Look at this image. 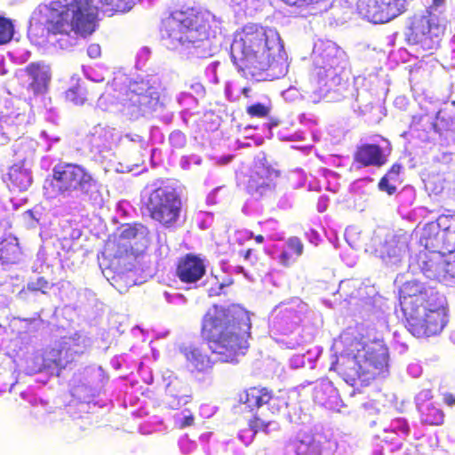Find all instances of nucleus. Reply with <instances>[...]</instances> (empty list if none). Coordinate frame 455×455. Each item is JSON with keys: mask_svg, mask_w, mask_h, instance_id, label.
I'll use <instances>...</instances> for the list:
<instances>
[{"mask_svg": "<svg viewBox=\"0 0 455 455\" xmlns=\"http://www.w3.org/2000/svg\"><path fill=\"white\" fill-rule=\"evenodd\" d=\"M136 0H57L39 4L29 20V33L44 36H60L56 44L68 50L76 45L79 36H86L96 29V18L100 10L108 16L132 10Z\"/></svg>", "mask_w": 455, "mask_h": 455, "instance_id": "obj_1", "label": "nucleus"}, {"mask_svg": "<svg viewBox=\"0 0 455 455\" xmlns=\"http://www.w3.org/2000/svg\"><path fill=\"white\" fill-rule=\"evenodd\" d=\"M170 99L158 74L130 76L121 70L114 72L111 84L98 99L103 111L120 113L131 120L157 113L166 124L172 123L173 112L168 109Z\"/></svg>", "mask_w": 455, "mask_h": 455, "instance_id": "obj_2", "label": "nucleus"}, {"mask_svg": "<svg viewBox=\"0 0 455 455\" xmlns=\"http://www.w3.org/2000/svg\"><path fill=\"white\" fill-rule=\"evenodd\" d=\"M230 55L243 76L257 81L279 79L288 72V56L275 28L258 24L244 26L235 34Z\"/></svg>", "mask_w": 455, "mask_h": 455, "instance_id": "obj_3", "label": "nucleus"}, {"mask_svg": "<svg viewBox=\"0 0 455 455\" xmlns=\"http://www.w3.org/2000/svg\"><path fill=\"white\" fill-rule=\"evenodd\" d=\"M223 20L209 11L176 10L162 21L161 42L188 57L212 56L221 44Z\"/></svg>", "mask_w": 455, "mask_h": 455, "instance_id": "obj_4", "label": "nucleus"}, {"mask_svg": "<svg viewBox=\"0 0 455 455\" xmlns=\"http://www.w3.org/2000/svg\"><path fill=\"white\" fill-rule=\"evenodd\" d=\"M312 69L308 82L300 90L290 86L282 92L284 100L302 98L312 103L322 100L339 101L346 97L347 76L344 52L332 41L318 40L312 52Z\"/></svg>", "mask_w": 455, "mask_h": 455, "instance_id": "obj_5", "label": "nucleus"}, {"mask_svg": "<svg viewBox=\"0 0 455 455\" xmlns=\"http://www.w3.org/2000/svg\"><path fill=\"white\" fill-rule=\"evenodd\" d=\"M250 330L249 315L241 309L215 306L203 319L202 331L208 347L223 363H236L245 355Z\"/></svg>", "mask_w": 455, "mask_h": 455, "instance_id": "obj_6", "label": "nucleus"}, {"mask_svg": "<svg viewBox=\"0 0 455 455\" xmlns=\"http://www.w3.org/2000/svg\"><path fill=\"white\" fill-rule=\"evenodd\" d=\"M399 302L405 326L417 338L436 335L447 323L444 297L417 279L400 287Z\"/></svg>", "mask_w": 455, "mask_h": 455, "instance_id": "obj_7", "label": "nucleus"}, {"mask_svg": "<svg viewBox=\"0 0 455 455\" xmlns=\"http://www.w3.org/2000/svg\"><path fill=\"white\" fill-rule=\"evenodd\" d=\"M341 344L344 348L331 363V370L336 371L347 384L367 385L387 367L388 350L382 340L364 344L350 339L348 334L344 333L334 347L338 348Z\"/></svg>", "mask_w": 455, "mask_h": 455, "instance_id": "obj_8", "label": "nucleus"}, {"mask_svg": "<svg viewBox=\"0 0 455 455\" xmlns=\"http://www.w3.org/2000/svg\"><path fill=\"white\" fill-rule=\"evenodd\" d=\"M301 323L310 324L316 330L322 326L323 319L320 313L310 310L307 303L299 298H293L281 302L273 309L269 318L270 333L285 336L278 342L286 348L294 349L304 343L310 342L314 337V332L291 336Z\"/></svg>", "mask_w": 455, "mask_h": 455, "instance_id": "obj_9", "label": "nucleus"}, {"mask_svg": "<svg viewBox=\"0 0 455 455\" xmlns=\"http://www.w3.org/2000/svg\"><path fill=\"white\" fill-rule=\"evenodd\" d=\"M239 400L250 411H255L253 419L249 420V427L239 433V440L244 445L250 444L259 431L269 434L279 429L273 417L287 406L285 398L272 395L266 387H254L240 394Z\"/></svg>", "mask_w": 455, "mask_h": 455, "instance_id": "obj_10", "label": "nucleus"}, {"mask_svg": "<svg viewBox=\"0 0 455 455\" xmlns=\"http://www.w3.org/2000/svg\"><path fill=\"white\" fill-rule=\"evenodd\" d=\"M52 188L64 196L79 192L92 204L101 205L103 197L100 184L84 167L79 164L60 163L52 169Z\"/></svg>", "mask_w": 455, "mask_h": 455, "instance_id": "obj_11", "label": "nucleus"}, {"mask_svg": "<svg viewBox=\"0 0 455 455\" xmlns=\"http://www.w3.org/2000/svg\"><path fill=\"white\" fill-rule=\"evenodd\" d=\"M92 344V338L83 331L64 336L54 344V347L46 349L42 357L37 358L40 363L31 369L29 373L46 371L51 375L59 376L68 363L87 353Z\"/></svg>", "mask_w": 455, "mask_h": 455, "instance_id": "obj_12", "label": "nucleus"}, {"mask_svg": "<svg viewBox=\"0 0 455 455\" xmlns=\"http://www.w3.org/2000/svg\"><path fill=\"white\" fill-rule=\"evenodd\" d=\"M421 241L424 243L423 251H420L418 259L420 265H428V260L434 253L455 252V215H441L435 222L427 223L421 231Z\"/></svg>", "mask_w": 455, "mask_h": 455, "instance_id": "obj_13", "label": "nucleus"}, {"mask_svg": "<svg viewBox=\"0 0 455 455\" xmlns=\"http://www.w3.org/2000/svg\"><path fill=\"white\" fill-rule=\"evenodd\" d=\"M146 206L151 218L166 228L176 227L181 222V198L172 186H161L152 190Z\"/></svg>", "mask_w": 455, "mask_h": 455, "instance_id": "obj_14", "label": "nucleus"}, {"mask_svg": "<svg viewBox=\"0 0 455 455\" xmlns=\"http://www.w3.org/2000/svg\"><path fill=\"white\" fill-rule=\"evenodd\" d=\"M424 243L421 241V232H413L411 234L400 230L392 238L386 241L380 251V257L384 263L389 267H397L403 259L408 256V270L412 275L420 272H413L411 267V257H419L420 251H424Z\"/></svg>", "mask_w": 455, "mask_h": 455, "instance_id": "obj_15", "label": "nucleus"}, {"mask_svg": "<svg viewBox=\"0 0 455 455\" xmlns=\"http://www.w3.org/2000/svg\"><path fill=\"white\" fill-rule=\"evenodd\" d=\"M443 28L436 23L435 16L415 15L406 28L404 36L409 44L431 52L439 46Z\"/></svg>", "mask_w": 455, "mask_h": 455, "instance_id": "obj_16", "label": "nucleus"}, {"mask_svg": "<svg viewBox=\"0 0 455 455\" xmlns=\"http://www.w3.org/2000/svg\"><path fill=\"white\" fill-rule=\"evenodd\" d=\"M278 175V171L271 166L265 154H258L254 158V164L246 185L248 194L255 199L271 195Z\"/></svg>", "mask_w": 455, "mask_h": 455, "instance_id": "obj_17", "label": "nucleus"}, {"mask_svg": "<svg viewBox=\"0 0 455 455\" xmlns=\"http://www.w3.org/2000/svg\"><path fill=\"white\" fill-rule=\"evenodd\" d=\"M87 140L92 151L95 150L99 153L112 150L120 142L124 144L135 143L141 149L148 147V142L140 135L127 133L122 136L116 128L102 124H97L91 129L87 135Z\"/></svg>", "mask_w": 455, "mask_h": 455, "instance_id": "obj_18", "label": "nucleus"}, {"mask_svg": "<svg viewBox=\"0 0 455 455\" xmlns=\"http://www.w3.org/2000/svg\"><path fill=\"white\" fill-rule=\"evenodd\" d=\"M409 0H358L357 12L370 22L386 23L403 13Z\"/></svg>", "mask_w": 455, "mask_h": 455, "instance_id": "obj_19", "label": "nucleus"}, {"mask_svg": "<svg viewBox=\"0 0 455 455\" xmlns=\"http://www.w3.org/2000/svg\"><path fill=\"white\" fill-rule=\"evenodd\" d=\"M427 261L428 265H420L413 259L410 267L413 272H422L427 278L436 280L447 286L455 284V252L443 255L434 253Z\"/></svg>", "mask_w": 455, "mask_h": 455, "instance_id": "obj_20", "label": "nucleus"}, {"mask_svg": "<svg viewBox=\"0 0 455 455\" xmlns=\"http://www.w3.org/2000/svg\"><path fill=\"white\" fill-rule=\"evenodd\" d=\"M339 444L335 440L323 441L308 435H299L290 440L277 455H334Z\"/></svg>", "mask_w": 455, "mask_h": 455, "instance_id": "obj_21", "label": "nucleus"}, {"mask_svg": "<svg viewBox=\"0 0 455 455\" xmlns=\"http://www.w3.org/2000/svg\"><path fill=\"white\" fill-rule=\"evenodd\" d=\"M205 275L204 259L194 254H187L181 258L177 266V275L180 282L188 284V289L196 284Z\"/></svg>", "mask_w": 455, "mask_h": 455, "instance_id": "obj_22", "label": "nucleus"}, {"mask_svg": "<svg viewBox=\"0 0 455 455\" xmlns=\"http://www.w3.org/2000/svg\"><path fill=\"white\" fill-rule=\"evenodd\" d=\"M190 387L178 378H172L165 386L164 403L172 410L188 403L191 400Z\"/></svg>", "mask_w": 455, "mask_h": 455, "instance_id": "obj_23", "label": "nucleus"}, {"mask_svg": "<svg viewBox=\"0 0 455 455\" xmlns=\"http://www.w3.org/2000/svg\"><path fill=\"white\" fill-rule=\"evenodd\" d=\"M313 400L315 403L329 410H335L340 403L338 390L327 379H319L315 383Z\"/></svg>", "mask_w": 455, "mask_h": 455, "instance_id": "obj_24", "label": "nucleus"}, {"mask_svg": "<svg viewBox=\"0 0 455 455\" xmlns=\"http://www.w3.org/2000/svg\"><path fill=\"white\" fill-rule=\"evenodd\" d=\"M26 71L29 78L28 87L36 94L43 93L51 79L50 67L42 62H33L26 68Z\"/></svg>", "mask_w": 455, "mask_h": 455, "instance_id": "obj_25", "label": "nucleus"}, {"mask_svg": "<svg viewBox=\"0 0 455 455\" xmlns=\"http://www.w3.org/2000/svg\"><path fill=\"white\" fill-rule=\"evenodd\" d=\"M355 160L363 166L379 167L386 164L387 156L379 146L364 144L357 148Z\"/></svg>", "mask_w": 455, "mask_h": 455, "instance_id": "obj_26", "label": "nucleus"}, {"mask_svg": "<svg viewBox=\"0 0 455 455\" xmlns=\"http://www.w3.org/2000/svg\"><path fill=\"white\" fill-rule=\"evenodd\" d=\"M148 230L147 227L140 223L126 224L121 228L120 239L126 240L129 244H124L125 247L131 249L135 245L140 249L146 248L148 245Z\"/></svg>", "mask_w": 455, "mask_h": 455, "instance_id": "obj_27", "label": "nucleus"}, {"mask_svg": "<svg viewBox=\"0 0 455 455\" xmlns=\"http://www.w3.org/2000/svg\"><path fill=\"white\" fill-rule=\"evenodd\" d=\"M4 182L11 190L25 191L31 185L32 176L28 169L17 164L10 167Z\"/></svg>", "mask_w": 455, "mask_h": 455, "instance_id": "obj_28", "label": "nucleus"}, {"mask_svg": "<svg viewBox=\"0 0 455 455\" xmlns=\"http://www.w3.org/2000/svg\"><path fill=\"white\" fill-rule=\"evenodd\" d=\"M180 351L187 360L188 366L197 371H204L213 363L209 355L200 347L188 346L182 347Z\"/></svg>", "mask_w": 455, "mask_h": 455, "instance_id": "obj_29", "label": "nucleus"}, {"mask_svg": "<svg viewBox=\"0 0 455 455\" xmlns=\"http://www.w3.org/2000/svg\"><path fill=\"white\" fill-rule=\"evenodd\" d=\"M436 131V124L429 115L414 116L412 117L410 130L404 132V135L410 134L412 137H418L421 140L428 139V133Z\"/></svg>", "mask_w": 455, "mask_h": 455, "instance_id": "obj_30", "label": "nucleus"}, {"mask_svg": "<svg viewBox=\"0 0 455 455\" xmlns=\"http://www.w3.org/2000/svg\"><path fill=\"white\" fill-rule=\"evenodd\" d=\"M354 102L351 107L359 116H364L373 108L374 96L366 88H353L351 92Z\"/></svg>", "mask_w": 455, "mask_h": 455, "instance_id": "obj_31", "label": "nucleus"}, {"mask_svg": "<svg viewBox=\"0 0 455 455\" xmlns=\"http://www.w3.org/2000/svg\"><path fill=\"white\" fill-rule=\"evenodd\" d=\"M303 248V243L299 238L296 236L290 237L278 255L279 262L285 267L292 265L302 255Z\"/></svg>", "mask_w": 455, "mask_h": 455, "instance_id": "obj_32", "label": "nucleus"}, {"mask_svg": "<svg viewBox=\"0 0 455 455\" xmlns=\"http://www.w3.org/2000/svg\"><path fill=\"white\" fill-rule=\"evenodd\" d=\"M20 256V249L15 236L8 235L0 242V261L2 264L16 263Z\"/></svg>", "mask_w": 455, "mask_h": 455, "instance_id": "obj_33", "label": "nucleus"}, {"mask_svg": "<svg viewBox=\"0 0 455 455\" xmlns=\"http://www.w3.org/2000/svg\"><path fill=\"white\" fill-rule=\"evenodd\" d=\"M322 350L318 347L308 349L306 354L294 355L290 359V365L292 369H299L307 365L310 369L315 368V363L318 359Z\"/></svg>", "mask_w": 455, "mask_h": 455, "instance_id": "obj_34", "label": "nucleus"}, {"mask_svg": "<svg viewBox=\"0 0 455 455\" xmlns=\"http://www.w3.org/2000/svg\"><path fill=\"white\" fill-rule=\"evenodd\" d=\"M264 0H229L230 5L236 13L253 16L263 6Z\"/></svg>", "mask_w": 455, "mask_h": 455, "instance_id": "obj_35", "label": "nucleus"}, {"mask_svg": "<svg viewBox=\"0 0 455 455\" xmlns=\"http://www.w3.org/2000/svg\"><path fill=\"white\" fill-rule=\"evenodd\" d=\"M420 420L422 423L428 425H441L443 421V412L437 408L433 403L426 407H420L419 410Z\"/></svg>", "mask_w": 455, "mask_h": 455, "instance_id": "obj_36", "label": "nucleus"}, {"mask_svg": "<svg viewBox=\"0 0 455 455\" xmlns=\"http://www.w3.org/2000/svg\"><path fill=\"white\" fill-rule=\"evenodd\" d=\"M272 108L270 100L266 96L256 102H251L246 107V113L251 117L263 118L269 115Z\"/></svg>", "mask_w": 455, "mask_h": 455, "instance_id": "obj_37", "label": "nucleus"}, {"mask_svg": "<svg viewBox=\"0 0 455 455\" xmlns=\"http://www.w3.org/2000/svg\"><path fill=\"white\" fill-rule=\"evenodd\" d=\"M66 99L75 105H83L86 100L85 89L80 84L72 86L66 92Z\"/></svg>", "mask_w": 455, "mask_h": 455, "instance_id": "obj_38", "label": "nucleus"}, {"mask_svg": "<svg viewBox=\"0 0 455 455\" xmlns=\"http://www.w3.org/2000/svg\"><path fill=\"white\" fill-rule=\"evenodd\" d=\"M388 431L395 434L398 437L404 438L409 435L410 428L404 419L397 418L391 421ZM385 432H387V429H385Z\"/></svg>", "mask_w": 455, "mask_h": 455, "instance_id": "obj_39", "label": "nucleus"}, {"mask_svg": "<svg viewBox=\"0 0 455 455\" xmlns=\"http://www.w3.org/2000/svg\"><path fill=\"white\" fill-rule=\"evenodd\" d=\"M176 100L180 107L186 108L180 113L184 122H186L185 116L188 114V110L197 104V100L191 93L182 92L177 95Z\"/></svg>", "mask_w": 455, "mask_h": 455, "instance_id": "obj_40", "label": "nucleus"}, {"mask_svg": "<svg viewBox=\"0 0 455 455\" xmlns=\"http://www.w3.org/2000/svg\"><path fill=\"white\" fill-rule=\"evenodd\" d=\"M13 33L14 27L12 21L6 18L0 17V44L10 42Z\"/></svg>", "mask_w": 455, "mask_h": 455, "instance_id": "obj_41", "label": "nucleus"}, {"mask_svg": "<svg viewBox=\"0 0 455 455\" xmlns=\"http://www.w3.org/2000/svg\"><path fill=\"white\" fill-rule=\"evenodd\" d=\"M86 371L92 376V384L95 389H100L104 386L108 378L100 366L89 367Z\"/></svg>", "mask_w": 455, "mask_h": 455, "instance_id": "obj_42", "label": "nucleus"}, {"mask_svg": "<svg viewBox=\"0 0 455 455\" xmlns=\"http://www.w3.org/2000/svg\"><path fill=\"white\" fill-rule=\"evenodd\" d=\"M238 92H241L240 96L243 95L245 99H247V105L251 102L259 101V100L266 97L264 94H260L255 84L243 86V88H238Z\"/></svg>", "mask_w": 455, "mask_h": 455, "instance_id": "obj_43", "label": "nucleus"}, {"mask_svg": "<svg viewBox=\"0 0 455 455\" xmlns=\"http://www.w3.org/2000/svg\"><path fill=\"white\" fill-rule=\"evenodd\" d=\"M52 284L44 277H37L30 279L27 283V290L30 291H41L45 294Z\"/></svg>", "mask_w": 455, "mask_h": 455, "instance_id": "obj_44", "label": "nucleus"}, {"mask_svg": "<svg viewBox=\"0 0 455 455\" xmlns=\"http://www.w3.org/2000/svg\"><path fill=\"white\" fill-rule=\"evenodd\" d=\"M194 416L189 410H184L174 416L175 426L179 428L190 427L194 424Z\"/></svg>", "mask_w": 455, "mask_h": 455, "instance_id": "obj_45", "label": "nucleus"}, {"mask_svg": "<svg viewBox=\"0 0 455 455\" xmlns=\"http://www.w3.org/2000/svg\"><path fill=\"white\" fill-rule=\"evenodd\" d=\"M7 56L12 62L16 64H22L30 58V52L24 48H17L15 50L9 51L7 52Z\"/></svg>", "mask_w": 455, "mask_h": 455, "instance_id": "obj_46", "label": "nucleus"}, {"mask_svg": "<svg viewBox=\"0 0 455 455\" xmlns=\"http://www.w3.org/2000/svg\"><path fill=\"white\" fill-rule=\"evenodd\" d=\"M221 66V63L218 60L211 62L206 68H205V76L209 80L210 83L213 84H218L220 83V79L218 76V70L219 68Z\"/></svg>", "mask_w": 455, "mask_h": 455, "instance_id": "obj_47", "label": "nucleus"}, {"mask_svg": "<svg viewBox=\"0 0 455 455\" xmlns=\"http://www.w3.org/2000/svg\"><path fill=\"white\" fill-rule=\"evenodd\" d=\"M238 88H242L233 81L227 82L225 84V96L230 101H236L240 99V93Z\"/></svg>", "mask_w": 455, "mask_h": 455, "instance_id": "obj_48", "label": "nucleus"}, {"mask_svg": "<svg viewBox=\"0 0 455 455\" xmlns=\"http://www.w3.org/2000/svg\"><path fill=\"white\" fill-rule=\"evenodd\" d=\"M169 142L173 148H182L187 143V138L182 132L175 130L171 132L169 136Z\"/></svg>", "mask_w": 455, "mask_h": 455, "instance_id": "obj_49", "label": "nucleus"}, {"mask_svg": "<svg viewBox=\"0 0 455 455\" xmlns=\"http://www.w3.org/2000/svg\"><path fill=\"white\" fill-rule=\"evenodd\" d=\"M198 227L204 230L209 228L213 222V214L209 212H199L196 215Z\"/></svg>", "mask_w": 455, "mask_h": 455, "instance_id": "obj_50", "label": "nucleus"}, {"mask_svg": "<svg viewBox=\"0 0 455 455\" xmlns=\"http://www.w3.org/2000/svg\"><path fill=\"white\" fill-rule=\"evenodd\" d=\"M432 391L430 389L421 390L415 397L418 411L420 410V407L429 405V403H432Z\"/></svg>", "mask_w": 455, "mask_h": 455, "instance_id": "obj_51", "label": "nucleus"}, {"mask_svg": "<svg viewBox=\"0 0 455 455\" xmlns=\"http://www.w3.org/2000/svg\"><path fill=\"white\" fill-rule=\"evenodd\" d=\"M360 235V232L356 227H348L345 231V238L347 243L355 249L359 248V243L357 241V236Z\"/></svg>", "mask_w": 455, "mask_h": 455, "instance_id": "obj_52", "label": "nucleus"}, {"mask_svg": "<svg viewBox=\"0 0 455 455\" xmlns=\"http://www.w3.org/2000/svg\"><path fill=\"white\" fill-rule=\"evenodd\" d=\"M179 447L182 454L188 455L196 450V443L187 435H184L179 441Z\"/></svg>", "mask_w": 455, "mask_h": 455, "instance_id": "obj_53", "label": "nucleus"}, {"mask_svg": "<svg viewBox=\"0 0 455 455\" xmlns=\"http://www.w3.org/2000/svg\"><path fill=\"white\" fill-rule=\"evenodd\" d=\"M151 55V51L148 47H142L139 50L136 55V67L142 68Z\"/></svg>", "mask_w": 455, "mask_h": 455, "instance_id": "obj_54", "label": "nucleus"}, {"mask_svg": "<svg viewBox=\"0 0 455 455\" xmlns=\"http://www.w3.org/2000/svg\"><path fill=\"white\" fill-rule=\"evenodd\" d=\"M84 74L87 79L95 83L102 82L105 78L101 71L93 68H84Z\"/></svg>", "mask_w": 455, "mask_h": 455, "instance_id": "obj_55", "label": "nucleus"}, {"mask_svg": "<svg viewBox=\"0 0 455 455\" xmlns=\"http://www.w3.org/2000/svg\"><path fill=\"white\" fill-rule=\"evenodd\" d=\"M390 181L393 180L384 176L379 182V188L381 191H385L388 195H393L395 192L396 188L395 185L391 184Z\"/></svg>", "mask_w": 455, "mask_h": 455, "instance_id": "obj_56", "label": "nucleus"}, {"mask_svg": "<svg viewBox=\"0 0 455 455\" xmlns=\"http://www.w3.org/2000/svg\"><path fill=\"white\" fill-rule=\"evenodd\" d=\"M202 159L199 156L191 155L188 156H183L180 161V165L183 169H188L192 164L199 165Z\"/></svg>", "mask_w": 455, "mask_h": 455, "instance_id": "obj_57", "label": "nucleus"}, {"mask_svg": "<svg viewBox=\"0 0 455 455\" xmlns=\"http://www.w3.org/2000/svg\"><path fill=\"white\" fill-rule=\"evenodd\" d=\"M164 296L166 300L172 304L183 305L187 301L186 298L180 293L170 294L168 292H165Z\"/></svg>", "mask_w": 455, "mask_h": 455, "instance_id": "obj_58", "label": "nucleus"}, {"mask_svg": "<svg viewBox=\"0 0 455 455\" xmlns=\"http://www.w3.org/2000/svg\"><path fill=\"white\" fill-rule=\"evenodd\" d=\"M278 138L281 140H291V141L303 140L305 139L304 133L302 132H296L290 135H284L282 132H279Z\"/></svg>", "mask_w": 455, "mask_h": 455, "instance_id": "obj_59", "label": "nucleus"}, {"mask_svg": "<svg viewBox=\"0 0 455 455\" xmlns=\"http://www.w3.org/2000/svg\"><path fill=\"white\" fill-rule=\"evenodd\" d=\"M407 372L409 375H411L412 378H418L421 375L422 373V367L421 365L417 363V362H413V363H411L408 366H407Z\"/></svg>", "mask_w": 455, "mask_h": 455, "instance_id": "obj_60", "label": "nucleus"}, {"mask_svg": "<svg viewBox=\"0 0 455 455\" xmlns=\"http://www.w3.org/2000/svg\"><path fill=\"white\" fill-rule=\"evenodd\" d=\"M293 198L291 194H284L278 201L280 209L287 210L292 206Z\"/></svg>", "mask_w": 455, "mask_h": 455, "instance_id": "obj_61", "label": "nucleus"}, {"mask_svg": "<svg viewBox=\"0 0 455 455\" xmlns=\"http://www.w3.org/2000/svg\"><path fill=\"white\" fill-rule=\"evenodd\" d=\"M87 54L92 59H97L101 54V48L98 44H92L87 48Z\"/></svg>", "mask_w": 455, "mask_h": 455, "instance_id": "obj_62", "label": "nucleus"}, {"mask_svg": "<svg viewBox=\"0 0 455 455\" xmlns=\"http://www.w3.org/2000/svg\"><path fill=\"white\" fill-rule=\"evenodd\" d=\"M402 169V166L398 164H393L391 169L388 171V172L385 175L386 177L392 180L394 182H396L398 180V175L400 173V171Z\"/></svg>", "mask_w": 455, "mask_h": 455, "instance_id": "obj_63", "label": "nucleus"}, {"mask_svg": "<svg viewBox=\"0 0 455 455\" xmlns=\"http://www.w3.org/2000/svg\"><path fill=\"white\" fill-rule=\"evenodd\" d=\"M367 205V199L360 196L355 199L353 208L357 212H363Z\"/></svg>", "mask_w": 455, "mask_h": 455, "instance_id": "obj_64", "label": "nucleus"}]
</instances>
